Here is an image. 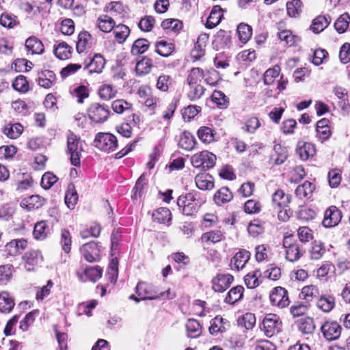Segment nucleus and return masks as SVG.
Returning a JSON list of instances; mask_svg holds the SVG:
<instances>
[{
  "mask_svg": "<svg viewBox=\"0 0 350 350\" xmlns=\"http://www.w3.org/2000/svg\"><path fill=\"white\" fill-rule=\"evenodd\" d=\"M329 120L323 118L317 123V132L323 139H327L330 136V130L328 126Z\"/></svg>",
  "mask_w": 350,
  "mask_h": 350,
  "instance_id": "obj_47",
  "label": "nucleus"
},
{
  "mask_svg": "<svg viewBox=\"0 0 350 350\" xmlns=\"http://www.w3.org/2000/svg\"><path fill=\"white\" fill-rule=\"evenodd\" d=\"M161 27L164 29L172 30L174 32L178 31L183 27V23L180 21L174 18L164 20L161 23Z\"/></svg>",
  "mask_w": 350,
  "mask_h": 350,
  "instance_id": "obj_55",
  "label": "nucleus"
},
{
  "mask_svg": "<svg viewBox=\"0 0 350 350\" xmlns=\"http://www.w3.org/2000/svg\"><path fill=\"white\" fill-rule=\"evenodd\" d=\"M195 182L197 187L201 190H211L214 187L213 178L208 173L196 175Z\"/></svg>",
  "mask_w": 350,
  "mask_h": 350,
  "instance_id": "obj_19",
  "label": "nucleus"
},
{
  "mask_svg": "<svg viewBox=\"0 0 350 350\" xmlns=\"http://www.w3.org/2000/svg\"><path fill=\"white\" fill-rule=\"evenodd\" d=\"M233 198L232 193L226 187H223L216 191L213 200L217 205H222Z\"/></svg>",
  "mask_w": 350,
  "mask_h": 350,
  "instance_id": "obj_28",
  "label": "nucleus"
},
{
  "mask_svg": "<svg viewBox=\"0 0 350 350\" xmlns=\"http://www.w3.org/2000/svg\"><path fill=\"white\" fill-rule=\"evenodd\" d=\"M67 148L71 164L76 167L80 166L81 153L83 150L80 138L70 133L67 138Z\"/></svg>",
  "mask_w": 350,
  "mask_h": 350,
  "instance_id": "obj_2",
  "label": "nucleus"
},
{
  "mask_svg": "<svg viewBox=\"0 0 350 350\" xmlns=\"http://www.w3.org/2000/svg\"><path fill=\"white\" fill-rule=\"evenodd\" d=\"M237 32L239 40L242 43H246L252 35V28L250 25L241 23L237 26Z\"/></svg>",
  "mask_w": 350,
  "mask_h": 350,
  "instance_id": "obj_36",
  "label": "nucleus"
},
{
  "mask_svg": "<svg viewBox=\"0 0 350 350\" xmlns=\"http://www.w3.org/2000/svg\"><path fill=\"white\" fill-rule=\"evenodd\" d=\"M116 91L111 85L104 84L99 89V96L104 100H109L116 96Z\"/></svg>",
  "mask_w": 350,
  "mask_h": 350,
  "instance_id": "obj_56",
  "label": "nucleus"
},
{
  "mask_svg": "<svg viewBox=\"0 0 350 350\" xmlns=\"http://www.w3.org/2000/svg\"><path fill=\"white\" fill-rule=\"evenodd\" d=\"M49 232V226L45 221L37 222L35 224L33 234L35 239L38 240H43Z\"/></svg>",
  "mask_w": 350,
  "mask_h": 350,
  "instance_id": "obj_37",
  "label": "nucleus"
},
{
  "mask_svg": "<svg viewBox=\"0 0 350 350\" xmlns=\"http://www.w3.org/2000/svg\"><path fill=\"white\" fill-rule=\"evenodd\" d=\"M342 217L341 211L336 206H330L326 209L321 223L326 228H333L339 224Z\"/></svg>",
  "mask_w": 350,
  "mask_h": 350,
  "instance_id": "obj_6",
  "label": "nucleus"
},
{
  "mask_svg": "<svg viewBox=\"0 0 350 350\" xmlns=\"http://www.w3.org/2000/svg\"><path fill=\"white\" fill-rule=\"evenodd\" d=\"M250 258V253L248 251L242 250L238 252L231 260L232 269H236L237 271L242 269Z\"/></svg>",
  "mask_w": 350,
  "mask_h": 350,
  "instance_id": "obj_17",
  "label": "nucleus"
},
{
  "mask_svg": "<svg viewBox=\"0 0 350 350\" xmlns=\"http://www.w3.org/2000/svg\"><path fill=\"white\" fill-rule=\"evenodd\" d=\"M291 312L294 317H301L296 321L299 329L304 334L306 333V325L305 314L306 313V306L303 304H296L291 306Z\"/></svg>",
  "mask_w": 350,
  "mask_h": 350,
  "instance_id": "obj_15",
  "label": "nucleus"
},
{
  "mask_svg": "<svg viewBox=\"0 0 350 350\" xmlns=\"http://www.w3.org/2000/svg\"><path fill=\"white\" fill-rule=\"evenodd\" d=\"M146 185V181L144 174H142L137 179L135 185L133 189V199H137L138 197H141L143 194V190L144 187Z\"/></svg>",
  "mask_w": 350,
  "mask_h": 350,
  "instance_id": "obj_57",
  "label": "nucleus"
},
{
  "mask_svg": "<svg viewBox=\"0 0 350 350\" xmlns=\"http://www.w3.org/2000/svg\"><path fill=\"white\" fill-rule=\"evenodd\" d=\"M323 336L327 340H334L339 338L341 327L336 322H325L321 327Z\"/></svg>",
  "mask_w": 350,
  "mask_h": 350,
  "instance_id": "obj_14",
  "label": "nucleus"
},
{
  "mask_svg": "<svg viewBox=\"0 0 350 350\" xmlns=\"http://www.w3.org/2000/svg\"><path fill=\"white\" fill-rule=\"evenodd\" d=\"M222 16L223 14L221 7L219 5H215L207 18L206 27L208 29L215 27L220 23Z\"/></svg>",
  "mask_w": 350,
  "mask_h": 350,
  "instance_id": "obj_24",
  "label": "nucleus"
},
{
  "mask_svg": "<svg viewBox=\"0 0 350 350\" xmlns=\"http://www.w3.org/2000/svg\"><path fill=\"white\" fill-rule=\"evenodd\" d=\"M209 327V332L213 336H217L219 333H223L226 331L229 326V323L220 316H216L213 319Z\"/></svg>",
  "mask_w": 350,
  "mask_h": 350,
  "instance_id": "obj_16",
  "label": "nucleus"
},
{
  "mask_svg": "<svg viewBox=\"0 0 350 350\" xmlns=\"http://www.w3.org/2000/svg\"><path fill=\"white\" fill-rule=\"evenodd\" d=\"M114 20L108 15H101L96 21V27L103 32L109 33L115 27Z\"/></svg>",
  "mask_w": 350,
  "mask_h": 350,
  "instance_id": "obj_27",
  "label": "nucleus"
},
{
  "mask_svg": "<svg viewBox=\"0 0 350 350\" xmlns=\"http://www.w3.org/2000/svg\"><path fill=\"white\" fill-rule=\"evenodd\" d=\"M94 145L104 152H110L116 149L118 140L116 137L111 133H99L95 137Z\"/></svg>",
  "mask_w": 350,
  "mask_h": 350,
  "instance_id": "obj_4",
  "label": "nucleus"
},
{
  "mask_svg": "<svg viewBox=\"0 0 350 350\" xmlns=\"http://www.w3.org/2000/svg\"><path fill=\"white\" fill-rule=\"evenodd\" d=\"M154 23L155 20L152 16H146L140 20L138 23V26L143 31H150L152 30Z\"/></svg>",
  "mask_w": 350,
  "mask_h": 350,
  "instance_id": "obj_62",
  "label": "nucleus"
},
{
  "mask_svg": "<svg viewBox=\"0 0 350 350\" xmlns=\"http://www.w3.org/2000/svg\"><path fill=\"white\" fill-rule=\"evenodd\" d=\"M118 275V260L116 258H113L109 265L107 273V277L111 283L115 284L116 282Z\"/></svg>",
  "mask_w": 350,
  "mask_h": 350,
  "instance_id": "obj_54",
  "label": "nucleus"
},
{
  "mask_svg": "<svg viewBox=\"0 0 350 350\" xmlns=\"http://www.w3.org/2000/svg\"><path fill=\"white\" fill-rule=\"evenodd\" d=\"M23 126L20 123H9L3 129V133L10 139H16L22 133Z\"/></svg>",
  "mask_w": 350,
  "mask_h": 350,
  "instance_id": "obj_33",
  "label": "nucleus"
},
{
  "mask_svg": "<svg viewBox=\"0 0 350 350\" xmlns=\"http://www.w3.org/2000/svg\"><path fill=\"white\" fill-rule=\"evenodd\" d=\"M136 293L139 298H137L134 295L130 296V299L139 302L140 299H157V294L153 291L152 286L144 282H139L136 286Z\"/></svg>",
  "mask_w": 350,
  "mask_h": 350,
  "instance_id": "obj_11",
  "label": "nucleus"
},
{
  "mask_svg": "<svg viewBox=\"0 0 350 350\" xmlns=\"http://www.w3.org/2000/svg\"><path fill=\"white\" fill-rule=\"evenodd\" d=\"M0 24L7 28H13L18 24L17 17L13 14L4 13L1 15Z\"/></svg>",
  "mask_w": 350,
  "mask_h": 350,
  "instance_id": "obj_52",
  "label": "nucleus"
},
{
  "mask_svg": "<svg viewBox=\"0 0 350 350\" xmlns=\"http://www.w3.org/2000/svg\"><path fill=\"white\" fill-rule=\"evenodd\" d=\"M152 219L159 224H169L172 219V214L167 208L161 207L153 212Z\"/></svg>",
  "mask_w": 350,
  "mask_h": 350,
  "instance_id": "obj_31",
  "label": "nucleus"
},
{
  "mask_svg": "<svg viewBox=\"0 0 350 350\" xmlns=\"http://www.w3.org/2000/svg\"><path fill=\"white\" fill-rule=\"evenodd\" d=\"M261 276V272L258 269H256L249 272L245 277L244 281L245 285L249 288H254L260 284L259 278Z\"/></svg>",
  "mask_w": 350,
  "mask_h": 350,
  "instance_id": "obj_38",
  "label": "nucleus"
},
{
  "mask_svg": "<svg viewBox=\"0 0 350 350\" xmlns=\"http://www.w3.org/2000/svg\"><path fill=\"white\" fill-rule=\"evenodd\" d=\"M280 72V68L278 66H275L273 68L267 69L263 77L264 83L265 85H271L276 77H278Z\"/></svg>",
  "mask_w": 350,
  "mask_h": 350,
  "instance_id": "obj_51",
  "label": "nucleus"
},
{
  "mask_svg": "<svg viewBox=\"0 0 350 350\" xmlns=\"http://www.w3.org/2000/svg\"><path fill=\"white\" fill-rule=\"evenodd\" d=\"M331 18L329 16H318L312 23L310 27V30L314 33H319L323 31L330 23Z\"/></svg>",
  "mask_w": 350,
  "mask_h": 350,
  "instance_id": "obj_23",
  "label": "nucleus"
},
{
  "mask_svg": "<svg viewBox=\"0 0 350 350\" xmlns=\"http://www.w3.org/2000/svg\"><path fill=\"white\" fill-rule=\"evenodd\" d=\"M54 54L59 59H68L71 55V47L66 42H60L54 47Z\"/></svg>",
  "mask_w": 350,
  "mask_h": 350,
  "instance_id": "obj_41",
  "label": "nucleus"
},
{
  "mask_svg": "<svg viewBox=\"0 0 350 350\" xmlns=\"http://www.w3.org/2000/svg\"><path fill=\"white\" fill-rule=\"evenodd\" d=\"M25 261V267L28 271H34L41 266L43 262V256L38 250H29L23 256Z\"/></svg>",
  "mask_w": 350,
  "mask_h": 350,
  "instance_id": "obj_9",
  "label": "nucleus"
},
{
  "mask_svg": "<svg viewBox=\"0 0 350 350\" xmlns=\"http://www.w3.org/2000/svg\"><path fill=\"white\" fill-rule=\"evenodd\" d=\"M25 47L32 54H41L44 51L42 42L36 37H30L25 42Z\"/></svg>",
  "mask_w": 350,
  "mask_h": 350,
  "instance_id": "obj_34",
  "label": "nucleus"
},
{
  "mask_svg": "<svg viewBox=\"0 0 350 350\" xmlns=\"http://www.w3.org/2000/svg\"><path fill=\"white\" fill-rule=\"evenodd\" d=\"M113 30L114 37L116 41L120 44L124 43L130 34L129 27L123 24L115 25Z\"/></svg>",
  "mask_w": 350,
  "mask_h": 350,
  "instance_id": "obj_35",
  "label": "nucleus"
},
{
  "mask_svg": "<svg viewBox=\"0 0 350 350\" xmlns=\"http://www.w3.org/2000/svg\"><path fill=\"white\" fill-rule=\"evenodd\" d=\"M202 241L216 243L224 239V233L219 230H214L206 232L202 235Z\"/></svg>",
  "mask_w": 350,
  "mask_h": 350,
  "instance_id": "obj_42",
  "label": "nucleus"
},
{
  "mask_svg": "<svg viewBox=\"0 0 350 350\" xmlns=\"http://www.w3.org/2000/svg\"><path fill=\"white\" fill-rule=\"evenodd\" d=\"M303 252L300 251L297 245H292L286 250V258L291 262L297 261Z\"/></svg>",
  "mask_w": 350,
  "mask_h": 350,
  "instance_id": "obj_59",
  "label": "nucleus"
},
{
  "mask_svg": "<svg viewBox=\"0 0 350 350\" xmlns=\"http://www.w3.org/2000/svg\"><path fill=\"white\" fill-rule=\"evenodd\" d=\"M56 76L53 71L45 70L40 73L38 84L44 88H50L55 84Z\"/></svg>",
  "mask_w": 350,
  "mask_h": 350,
  "instance_id": "obj_30",
  "label": "nucleus"
},
{
  "mask_svg": "<svg viewBox=\"0 0 350 350\" xmlns=\"http://www.w3.org/2000/svg\"><path fill=\"white\" fill-rule=\"evenodd\" d=\"M190 90L188 92V98L191 100H195L201 98L204 94V88L200 84L189 85Z\"/></svg>",
  "mask_w": 350,
  "mask_h": 350,
  "instance_id": "obj_58",
  "label": "nucleus"
},
{
  "mask_svg": "<svg viewBox=\"0 0 350 350\" xmlns=\"http://www.w3.org/2000/svg\"><path fill=\"white\" fill-rule=\"evenodd\" d=\"M105 66V59L100 54H95L86 66L90 74L101 73Z\"/></svg>",
  "mask_w": 350,
  "mask_h": 350,
  "instance_id": "obj_20",
  "label": "nucleus"
},
{
  "mask_svg": "<svg viewBox=\"0 0 350 350\" xmlns=\"http://www.w3.org/2000/svg\"><path fill=\"white\" fill-rule=\"evenodd\" d=\"M244 288L242 286H236L232 288L224 299L226 304L234 305L243 297Z\"/></svg>",
  "mask_w": 350,
  "mask_h": 350,
  "instance_id": "obj_25",
  "label": "nucleus"
},
{
  "mask_svg": "<svg viewBox=\"0 0 350 350\" xmlns=\"http://www.w3.org/2000/svg\"><path fill=\"white\" fill-rule=\"evenodd\" d=\"M233 281L234 277L230 273L217 274L212 279V288L215 292L223 293L230 286Z\"/></svg>",
  "mask_w": 350,
  "mask_h": 350,
  "instance_id": "obj_10",
  "label": "nucleus"
},
{
  "mask_svg": "<svg viewBox=\"0 0 350 350\" xmlns=\"http://www.w3.org/2000/svg\"><path fill=\"white\" fill-rule=\"evenodd\" d=\"M269 299L272 305L280 308H286L290 304L287 291L281 286H277L273 289L270 293Z\"/></svg>",
  "mask_w": 350,
  "mask_h": 350,
  "instance_id": "obj_7",
  "label": "nucleus"
},
{
  "mask_svg": "<svg viewBox=\"0 0 350 350\" xmlns=\"http://www.w3.org/2000/svg\"><path fill=\"white\" fill-rule=\"evenodd\" d=\"M247 230L250 235L255 237L263 232L264 227L260 221L254 220L250 223Z\"/></svg>",
  "mask_w": 350,
  "mask_h": 350,
  "instance_id": "obj_61",
  "label": "nucleus"
},
{
  "mask_svg": "<svg viewBox=\"0 0 350 350\" xmlns=\"http://www.w3.org/2000/svg\"><path fill=\"white\" fill-rule=\"evenodd\" d=\"M113 110L117 113H122L125 110H128L131 107V104L127 103L124 100H116L111 104Z\"/></svg>",
  "mask_w": 350,
  "mask_h": 350,
  "instance_id": "obj_64",
  "label": "nucleus"
},
{
  "mask_svg": "<svg viewBox=\"0 0 350 350\" xmlns=\"http://www.w3.org/2000/svg\"><path fill=\"white\" fill-rule=\"evenodd\" d=\"M199 193L193 191L181 195L177 199V205L180 208L183 214L191 216L199 211L201 205L205 202L204 200L198 197Z\"/></svg>",
  "mask_w": 350,
  "mask_h": 350,
  "instance_id": "obj_1",
  "label": "nucleus"
},
{
  "mask_svg": "<svg viewBox=\"0 0 350 350\" xmlns=\"http://www.w3.org/2000/svg\"><path fill=\"white\" fill-rule=\"evenodd\" d=\"M73 95L77 98L79 103H83V100L89 96V90L85 85H79L73 90Z\"/></svg>",
  "mask_w": 350,
  "mask_h": 350,
  "instance_id": "obj_63",
  "label": "nucleus"
},
{
  "mask_svg": "<svg viewBox=\"0 0 350 350\" xmlns=\"http://www.w3.org/2000/svg\"><path fill=\"white\" fill-rule=\"evenodd\" d=\"M282 321L275 314H267L262 321V330L267 337H271L280 332Z\"/></svg>",
  "mask_w": 350,
  "mask_h": 350,
  "instance_id": "obj_5",
  "label": "nucleus"
},
{
  "mask_svg": "<svg viewBox=\"0 0 350 350\" xmlns=\"http://www.w3.org/2000/svg\"><path fill=\"white\" fill-rule=\"evenodd\" d=\"M78 200V195L77 191L75 190L74 187L72 188H68L65 196V203L70 208H73Z\"/></svg>",
  "mask_w": 350,
  "mask_h": 350,
  "instance_id": "obj_60",
  "label": "nucleus"
},
{
  "mask_svg": "<svg viewBox=\"0 0 350 350\" xmlns=\"http://www.w3.org/2000/svg\"><path fill=\"white\" fill-rule=\"evenodd\" d=\"M60 244L65 253L68 254L71 250L72 237L68 230L61 231Z\"/></svg>",
  "mask_w": 350,
  "mask_h": 350,
  "instance_id": "obj_48",
  "label": "nucleus"
},
{
  "mask_svg": "<svg viewBox=\"0 0 350 350\" xmlns=\"http://www.w3.org/2000/svg\"><path fill=\"white\" fill-rule=\"evenodd\" d=\"M317 306L322 311L329 312L335 306V298L331 295H321L317 299Z\"/></svg>",
  "mask_w": 350,
  "mask_h": 350,
  "instance_id": "obj_29",
  "label": "nucleus"
},
{
  "mask_svg": "<svg viewBox=\"0 0 350 350\" xmlns=\"http://www.w3.org/2000/svg\"><path fill=\"white\" fill-rule=\"evenodd\" d=\"M57 180L58 178L53 172H47L42 175L40 185L43 189H49Z\"/></svg>",
  "mask_w": 350,
  "mask_h": 350,
  "instance_id": "obj_53",
  "label": "nucleus"
},
{
  "mask_svg": "<svg viewBox=\"0 0 350 350\" xmlns=\"http://www.w3.org/2000/svg\"><path fill=\"white\" fill-rule=\"evenodd\" d=\"M215 133L214 131L207 126H202L198 131L199 139L205 144H210L215 139Z\"/></svg>",
  "mask_w": 350,
  "mask_h": 350,
  "instance_id": "obj_39",
  "label": "nucleus"
},
{
  "mask_svg": "<svg viewBox=\"0 0 350 350\" xmlns=\"http://www.w3.org/2000/svg\"><path fill=\"white\" fill-rule=\"evenodd\" d=\"M216 161V156L207 150L193 154L191 158L192 165L196 168L208 170L212 168Z\"/></svg>",
  "mask_w": 350,
  "mask_h": 350,
  "instance_id": "obj_3",
  "label": "nucleus"
},
{
  "mask_svg": "<svg viewBox=\"0 0 350 350\" xmlns=\"http://www.w3.org/2000/svg\"><path fill=\"white\" fill-rule=\"evenodd\" d=\"M89 118L95 122H103L105 121L109 114L107 106L99 103H92L88 110Z\"/></svg>",
  "mask_w": 350,
  "mask_h": 350,
  "instance_id": "obj_8",
  "label": "nucleus"
},
{
  "mask_svg": "<svg viewBox=\"0 0 350 350\" xmlns=\"http://www.w3.org/2000/svg\"><path fill=\"white\" fill-rule=\"evenodd\" d=\"M80 252L89 262H96L100 259V250L96 242L92 241L83 245Z\"/></svg>",
  "mask_w": 350,
  "mask_h": 350,
  "instance_id": "obj_13",
  "label": "nucleus"
},
{
  "mask_svg": "<svg viewBox=\"0 0 350 350\" xmlns=\"http://www.w3.org/2000/svg\"><path fill=\"white\" fill-rule=\"evenodd\" d=\"M350 23V16L347 13L341 14L334 23V27L339 33L346 31Z\"/></svg>",
  "mask_w": 350,
  "mask_h": 350,
  "instance_id": "obj_43",
  "label": "nucleus"
},
{
  "mask_svg": "<svg viewBox=\"0 0 350 350\" xmlns=\"http://www.w3.org/2000/svg\"><path fill=\"white\" fill-rule=\"evenodd\" d=\"M103 273V269L98 266L94 267H82L77 271V276L80 280L85 282L90 280L95 282L99 280Z\"/></svg>",
  "mask_w": 350,
  "mask_h": 350,
  "instance_id": "obj_12",
  "label": "nucleus"
},
{
  "mask_svg": "<svg viewBox=\"0 0 350 350\" xmlns=\"http://www.w3.org/2000/svg\"><path fill=\"white\" fill-rule=\"evenodd\" d=\"M152 66V60L150 58L144 57L137 62L135 72L137 75H145L150 72Z\"/></svg>",
  "mask_w": 350,
  "mask_h": 350,
  "instance_id": "obj_40",
  "label": "nucleus"
},
{
  "mask_svg": "<svg viewBox=\"0 0 350 350\" xmlns=\"http://www.w3.org/2000/svg\"><path fill=\"white\" fill-rule=\"evenodd\" d=\"M12 87L15 90L22 93L28 92L29 89L28 81L23 75H18L15 78L12 82Z\"/></svg>",
  "mask_w": 350,
  "mask_h": 350,
  "instance_id": "obj_46",
  "label": "nucleus"
},
{
  "mask_svg": "<svg viewBox=\"0 0 350 350\" xmlns=\"http://www.w3.org/2000/svg\"><path fill=\"white\" fill-rule=\"evenodd\" d=\"M185 328L187 331V336L189 338H198L202 332L200 323L193 319H189L187 320L185 324Z\"/></svg>",
  "mask_w": 350,
  "mask_h": 350,
  "instance_id": "obj_26",
  "label": "nucleus"
},
{
  "mask_svg": "<svg viewBox=\"0 0 350 350\" xmlns=\"http://www.w3.org/2000/svg\"><path fill=\"white\" fill-rule=\"evenodd\" d=\"M290 201V196L285 194L284 191L282 189H278L272 196V203L274 208L288 207Z\"/></svg>",
  "mask_w": 350,
  "mask_h": 350,
  "instance_id": "obj_22",
  "label": "nucleus"
},
{
  "mask_svg": "<svg viewBox=\"0 0 350 350\" xmlns=\"http://www.w3.org/2000/svg\"><path fill=\"white\" fill-rule=\"evenodd\" d=\"M149 48V42L146 39L139 38L136 40L131 48L132 54L137 55L145 53Z\"/></svg>",
  "mask_w": 350,
  "mask_h": 350,
  "instance_id": "obj_44",
  "label": "nucleus"
},
{
  "mask_svg": "<svg viewBox=\"0 0 350 350\" xmlns=\"http://www.w3.org/2000/svg\"><path fill=\"white\" fill-rule=\"evenodd\" d=\"M302 2L300 0H293L286 3L287 14L291 17L299 16L302 8Z\"/></svg>",
  "mask_w": 350,
  "mask_h": 350,
  "instance_id": "obj_45",
  "label": "nucleus"
},
{
  "mask_svg": "<svg viewBox=\"0 0 350 350\" xmlns=\"http://www.w3.org/2000/svg\"><path fill=\"white\" fill-rule=\"evenodd\" d=\"M204 77V71L200 68H192L187 79L188 85L198 84V82Z\"/></svg>",
  "mask_w": 350,
  "mask_h": 350,
  "instance_id": "obj_50",
  "label": "nucleus"
},
{
  "mask_svg": "<svg viewBox=\"0 0 350 350\" xmlns=\"http://www.w3.org/2000/svg\"><path fill=\"white\" fill-rule=\"evenodd\" d=\"M14 306V299L8 292L0 293V312L8 314L12 310Z\"/></svg>",
  "mask_w": 350,
  "mask_h": 350,
  "instance_id": "obj_21",
  "label": "nucleus"
},
{
  "mask_svg": "<svg viewBox=\"0 0 350 350\" xmlns=\"http://www.w3.org/2000/svg\"><path fill=\"white\" fill-rule=\"evenodd\" d=\"M155 52L162 57L170 56L175 50L174 44L165 40L157 41L154 44Z\"/></svg>",
  "mask_w": 350,
  "mask_h": 350,
  "instance_id": "obj_18",
  "label": "nucleus"
},
{
  "mask_svg": "<svg viewBox=\"0 0 350 350\" xmlns=\"http://www.w3.org/2000/svg\"><path fill=\"white\" fill-rule=\"evenodd\" d=\"M195 144V137L191 133L184 131L181 134L178 143V145L181 148L190 151L194 148Z\"/></svg>",
  "mask_w": 350,
  "mask_h": 350,
  "instance_id": "obj_32",
  "label": "nucleus"
},
{
  "mask_svg": "<svg viewBox=\"0 0 350 350\" xmlns=\"http://www.w3.org/2000/svg\"><path fill=\"white\" fill-rule=\"evenodd\" d=\"M212 100L220 109H226L228 105L226 96L221 91L215 90L211 96Z\"/></svg>",
  "mask_w": 350,
  "mask_h": 350,
  "instance_id": "obj_49",
  "label": "nucleus"
}]
</instances>
